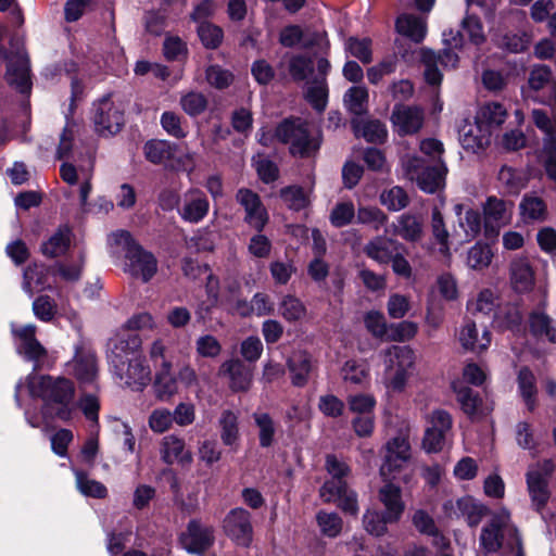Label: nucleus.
<instances>
[{"label":"nucleus","mask_w":556,"mask_h":556,"mask_svg":"<svg viewBox=\"0 0 556 556\" xmlns=\"http://www.w3.org/2000/svg\"><path fill=\"white\" fill-rule=\"evenodd\" d=\"M280 316L288 323H298L305 319L307 308L305 304L292 294H286L278 304Z\"/></svg>","instance_id":"38"},{"label":"nucleus","mask_w":556,"mask_h":556,"mask_svg":"<svg viewBox=\"0 0 556 556\" xmlns=\"http://www.w3.org/2000/svg\"><path fill=\"white\" fill-rule=\"evenodd\" d=\"M218 427L223 444L236 446L240 438L238 414L230 409L223 410L218 418Z\"/></svg>","instance_id":"35"},{"label":"nucleus","mask_w":556,"mask_h":556,"mask_svg":"<svg viewBox=\"0 0 556 556\" xmlns=\"http://www.w3.org/2000/svg\"><path fill=\"white\" fill-rule=\"evenodd\" d=\"M160 454L162 460L167 465L177 463L181 466H189L193 460L192 453L186 447L185 440L176 434H168L162 439Z\"/></svg>","instance_id":"19"},{"label":"nucleus","mask_w":556,"mask_h":556,"mask_svg":"<svg viewBox=\"0 0 556 556\" xmlns=\"http://www.w3.org/2000/svg\"><path fill=\"white\" fill-rule=\"evenodd\" d=\"M236 201L244 208V222L257 231H262L268 223V213L254 191L241 188L236 193Z\"/></svg>","instance_id":"15"},{"label":"nucleus","mask_w":556,"mask_h":556,"mask_svg":"<svg viewBox=\"0 0 556 556\" xmlns=\"http://www.w3.org/2000/svg\"><path fill=\"white\" fill-rule=\"evenodd\" d=\"M317 523L323 534L329 538H336L342 530V519L336 513L319 511L316 515Z\"/></svg>","instance_id":"61"},{"label":"nucleus","mask_w":556,"mask_h":556,"mask_svg":"<svg viewBox=\"0 0 556 556\" xmlns=\"http://www.w3.org/2000/svg\"><path fill=\"white\" fill-rule=\"evenodd\" d=\"M431 230L435 241L440 244V252L443 255L450 254L448 231L445 228L443 216L438 207L432 210Z\"/></svg>","instance_id":"55"},{"label":"nucleus","mask_w":556,"mask_h":556,"mask_svg":"<svg viewBox=\"0 0 556 556\" xmlns=\"http://www.w3.org/2000/svg\"><path fill=\"white\" fill-rule=\"evenodd\" d=\"M180 106L189 116H198L202 114L207 106V100L201 92L190 91L181 96Z\"/></svg>","instance_id":"59"},{"label":"nucleus","mask_w":556,"mask_h":556,"mask_svg":"<svg viewBox=\"0 0 556 556\" xmlns=\"http://www.w3.org/2000/svg\"><path fill=\"white\" fill-rule=\"evenodd\" d=\"M427 427L422 439V447L428 453L440 452L452 430L453 419L448 412L434 409L426 417Z\"/></svg>","instance_id":"8"},{"label":"nucleus","mask_w":556,"mask_h":556,"mask_svg":"<svg viewBox=\"0 0 556 556\" xmlns=\"http://www.w3.org/2000/svg\"><path fill=\"white\" fill-rule=\"evenodd\" d=\"M457 518H464L470 528H476L484 517L489 515V508L472 496L466 495L458 498L455 504L450 503Z\"/></svg>","instance_id":"23"},{"label":"nucleus","mask_w":556,"mask_h":556,"mask_svg":"<svg viewBox=\"0 0 556 556\" xmlns=\"http://www.w3.org/2000/svg\"><path fill=\"white\" fill-rule=\"evenodd\" d=\"M279 195L285 205L292 211H302L311 204L309 191L298 185L282 188Z\"/></svg>","instance_id":"42"},{"label":"nucleus","mask_w":556,"mask_h":556,"mask_svg":"<svg viewBox=\"0 0 556 556\" xmlns=\"http://www.w3.org/2000/svg\"><path fill=\"white\" fill-rule=\"evenodd\" d=\"M506 117L507 110L501 103L491 102L482 105L478 110L475 118L491 132V129L500 127L505 122Z\"/></svg>","instance_id":"37"},{"label":"nucleus","mask_w":556,"mask_h":556,"mask_svg":"<svg viewBox=\"0 0 556 556\" xmlns=\"http://www.w3.org/2000/svg\"><path fill=\"white\" fill-rule=\"evenodd\" d=\"M368 97L365 86H353L344 93L343 102L350 113L362 115L367 112Z\"/></svg>","instance_id":"45"},{"label":"nucleus","mask_w":556,"mask_h":556,"mask_svg":"<svg viewBox=\"0 0 556 556\" xmlns=\"http://www.w3.org/2000/svg\"><path fill=\"white\" fill-rule=\"evenodd\" d=\"M208 208L206 195L199 189H190L184 194L180 216L187 222L199 223L207 215Z\"/></svg>","instance_id":"26"},{"label":"nucleus","mask_w":556,"mask_h":556,"mask_svg":"<svg viewBox=\"0 0 556 556\" xmlns=\"http://www.w3.org/2000/svg\"><path fill=\"white\" fill-rule=\"evenodd\" d=\"M182 117L172 111H166L161 115L162 128L172 137L182 139L187 136L184 127Z\"/></svg>","instance_id":"64"},{"label":"nucleus","mask_w":556,"mask_h":556,"mask_svg":"<svg viewBox=\"0 0 556 556\" xmlns=\"http://www.w3.org/2000/svg\"><path fill=\"white\" fill-rule=\"evenodd\" d=\"M253 419L258 430V440L262 447H269L275 442L276 425L267 413H254Z\"/></svg>","instance_id":"50"},{"label":"nucleus","mask_w":556,"mask_h":556,"mask_svg":"<svg viewBox=\"0 0 556 556\" xmlns=\"http://www.w3.org/2000/svg\"><path fill=\"white\" fill-rule=\"evenodd\" d=\"M504 546L510 552H516V556H525L520 533L511 522L507 509L493 514L482 527L479 536L480 551L485 555L497 553Z\"/></svg>","instance_id":"3"},{"label":"nucleus","mask_w":556,"mask_h":556,"mask_svg":"<svg viewBox=\"0 0 556 556\" xmlns=\"http://www.w3.org/2000/svg\"><path fill=\"white\" fill-rule=\"evenodd\" d=\"M418 58L425 67L424 75L426 81L433 86L440 85L442 81L439 65L456 67L458 63V55L453 51V48L444 49L441 54H435L430 49L421 48Z\"/></svg>","instance_id":"12"},{"label":"nucleus","mask_w":556,"mask_h":556,"mask_svg":"<svg viewBox=\"0 0 556 556\" xmlns=\"http://www.w3.org/2000/svg\"><path fill=\"white\" fill-rule=\"evenodd\" d=\"M85 265V254L80 253L78 261L72 263L58 262L51 267V274L59 276L66 282H76L80 279Z\"/></svg>","instance_id":"49"},{"label":"nucleus","mask_w":556,"mask_h":556,"mask_svg":"<svg viewBox=\"0 0 556 556\" xmlns=\"http://www.w3.org/2000/svg\"><path fill=\"white\" fill-rule=\"evenodd\" d=\"M275 137L288 144L290 153L299 157H309L320 148L319 134L313 132L300 118L285 119L277 126Z\"/></svg>","instance_id":"5"},{"label":"nucleus","mask_w":556,"mask_h":556,"mask_svg":"<svg viewBox=\"0 0 556 556\" xmlns=\"http://www.w3.org/2000/svg\"><path fill=\"white\" fill-rule=\"evenodd\" d=\"M0 54L8 60L5 79L8 84L22 93L30 91V65L29 58L25 49H18L13 54H8L4 49H0Z\"/></svg>","instance_id":"9"},{"label":"nucleus","mask_w":556,"mask_h":556,"mask_svg":"<svg viewBox=\"0 0 556 556\" xmlns=\"http://www.w3.org/2000/svg\"><path fill=\"white\" fill-rule=\"evenodd\" d=\"M136 334L116 336L109 341V363L115 376L129 389L142 391L151 381V369L140 354Z\"/></svg>","instance_id":"1"},{"label":"nucleus","mask_w":556,"mask_h":556,"mask_svg":"<svg viewBox=\"0 0 556 556\" xmlns=\"http://www.w3.org/2000/svg\"><path fill=\"white\" fill-rule=\"evenodd\" d=\"M94 130L102 137L117 134L124 125V111L110 98L101 99L94 109Z\"/></svg>","instance_id":"10"},{"label":"nucleus","mask_w":556,"mask_h":556,"mask_svg":"<svg viewBox=\"0 0 556 556\" xmlns=\"http://www.w3.org/2000/svg\"><path fill=\"white\" fill-rule=\"evenodd\" d=\"M12 332L15 337L21 340L18 352L23 354L28 361L35 362V369L38 367V363L42 359L47 351L36 339V326L26 325L18 329L13 328Z\"/></svg>","instance_id":"24"},{"label":"nucleus","mask_w":556,"mask_h":556,"mask_svg":"<svg viewBox=\"0 0 556 556\" xmlns=\"http://www.w3.org/2000/svg\"><path fill=\"white\" fill-rule=\"evenodd\" d=\"M314 71V62L304 55H292L288 60V72L294 81L306 80Z\"/></svg>","instance_id":"53"},{"label":"nucleus","mask_w":556,"mask_h":556,"mask_svg":"<svg viewBox=\"0 0 556 556\" xmlns=\"http://www.w3.org/2000/svg\"><path fill=\"white\" fill-rule=\"evenodd\" d=\"M383 481L386 483L379 489L378 498L384 507V518L390 522H397L405 509L401 488L391 480Z\"/></svg>","instance_id":"20"},{"label":"nucleus","mask_w":556,"mask_h":556,"mask_svg":"<svg viewBox=\"0 0 556 556\" xmlns=\"http://www.w3.org/2000/svg\"><path fill=\"white\" fill-rule=\"evenodd\" d=\"M320 497L324 502H338V506L346 514L356 516L358 514L357 494L350 490L346 483L327 480L320 488Z\"/></svg>","instance_id":"17"},{"label":"nucleus","mask_w":556,"mask_h":556,"mask_svg":"<svg viewBox=\"0 0 556 556\" xmlns=\"http://www.w3.org/2000/svg\"><path fill=\"white\" fill-rule=\"evenodd\" d=\"M73 366L76 378L83 383H90L97 377L98 367L93 354L77 355Z\"/></svg>","instance_id":"48"},{"label":"nucleus","mask_w":556,"mask_h":556,"mask_svg":"<svg viewBox=\"0 0 556 556\" xmlns=\"http://www.w3.org/2000/svg\"><path fill=\"white\" fill-rule=\"evenodd\" d=\"M510 283L515 291L526 293L534 286V271L526 257H517L510 263Z\"/></svg>","instance_id":"30"},{"label":"nucleus","mask_w":556,"mask_h":556,"mask_svg":"<svg viewBox=\"0 0 556 556\" xmlns=\"http://www.w3.org/2000/svg\"><path fill=\"white\" fill-rule=\"evenodd\" d=\"M77 489L86 496L103 498L106 496V488L99 481L89 479L86 473L75 470Z\"/></svg>","instance_id":"57"},{"label":"nucleus","mask_w":556,"mask_h":556,"mask_svg":"<svg viewBox=\"0 0 556 556\" xmlns=\"http://www.w3.org/2000/svg\"><path fill=\"white\" fill-rule=\"evenodd\" d=\"M341 376L344 382L363 386L368 381L369 367L365 362L346 361L341 369Z\"/></svg>","instance_id":"47"},{"label":"nucleus","mask_w":556,"mask_h":556,"mask_svg":"<svg viewBox=\"0 0 556 556\" xmlns=\"http://www.w3.org/2000/svg\"><path fill=\"white\" fill-rule=\"evenodd\" d=\"M27 387L34 397L45 402L47 409L53 410L54 416L61 420H70L72 409L70 407L74 394V383L64 377L29 375Z\"/></svg>","instance_id":"2"},{"label":"nucleus","mask_w":556,"mask_h":556,"mask_svg":"<svg viewBox=\"0 0 556 556\" xmlns=\"http://www.w3.org/2000/svg\"><path fill=\"white\" fill-rule=\"evenodd\" d=\"M386 386L394 392L404 391L415 367V353L408 346L393 345L384 353Z\"/></svg>","instance_id":"6"},{"label":"nucleus","mask_w":556,"mask_h":556,"mask_svg":"<svg viewBox=\"0 0 556 556\" xmlns=\"http://www.w3.org/2000/svg\"><path fill=\"white\" fill-rule=\"evenodd\" d=\"M381 203L390 211L396 212L405 208L409 199L405 190L401 187H393L380 194Z\"/></svg>","instance_id":"58"},{"label":"nucleus","mask_w":556,"mask_h":556,"mask_svg":"<svg viewBox=\"0 0 556 556\" xmlns=\"http://www.w3.org/2000/svg\"><path fill=\"white\" fill-rule=\"evenodd\" d=\"M357 222L379 230L388 220L387 215L378 207L361 206L356 213Z\"/></svg>","instance_id":"60"},{"label":"nucleus","mask_w":556,"mask_h":556,"mask_svg":"<svg viewBox=\"0 0 556 556\" xmlns=\"http://www.w3.org/2000/svg\"><path fill=\"white\" fill-rule=\"evenodd\" d=\"M459 342L465 350L472 352H482L491 343V334L484 329L481 337L478 336V329L473 321L466 320L459 331Z\"/></svg>","instance_id":"31"},{"label":"nucleus","mask_w":556,"mask_h":556,"mask_svg":"<svg viewBox=\"0 0 556 556\" xmlns=\"http://www.w3.org/2000/svg\"><path fill=\"white\" fill-rule=\"evenodd\" d=\"M520 213L526 222L544 220L546 206L542 199L526 195L520 203Z\"/></svg>","instance_id":"52"},{"label":"nucleus","mask_w":556,"mask_h":556,"mask_svg":"<svg viewBox=\"0 0 556 556\" xmlns=\"http://www.w3.org/2000/svg\"><path fill=\"white\" fill-rule=\"evenodd\" d=\"M418 331V326L414 321L403 320L397 324L389 325L386 340L404 342L413 339Z\"/></svg>","instance_id":"62"},{"label":"nucleus","mask_w":556,"mask_h":556,"mask_svg":"<svg viewBox=\"0 0 556 556\" xmlns=\"http://www.w3.org/2000/svg\"><path fill=\"white\" fill-rule=\"evenodd\" d=\"M149 357L156 370L173 369V362L162 339L154 340L149 348Z\"/></svg>","instance_id":"56"},{"label":"nucleus","mask_w":556,"mask_h":556,"mask_svg":"<svg viewBox=\"0 0 556 556\" xmlns=\"http://www.w3.org/2000/svg\"><path fill=\"white\" fill-rule=\"evenodd\" d=\"M355 135L365 138L368 142L382 143L388 136V130L380 121L369 119L353 122Z\"/></svg>","instance_id":"43"},{"label":"nucleus","mask_w":556,"mask_h":556,"mask_svg":"<svg viewBox=\"0 0 556 556\" xmlns=\"http://www.w3.org/2000/svg\"><path fill=\"white\" fill-rule=\"evenodd\" d=\"M399 250H404V245L386 236H377L364 247V253L380 265L389 264Z\"/></svg>","instance_id":"22"},{"label":"nucleus","mask_w":556,"mask_h":556,"mask_svg":"<svg viewBox=\"0 0 556 556\" xmlns=\"http://www.w3.org/2000/svg\"><path fill=\"white\" fill-rule=\"evenodd\" d=\"M392 233L407 242H419L424 237V220L420 216L405 213L391 225Z\"/></svg>","instance_id":"29"},{"label":"nucleus","mask_w":556,"mask_h":556,"mask_svg":"<svg viewBox=\"0 0 556 556\" xmlns=\"http://www.w3.org/2000/svg\"><path fill=\"white\" fill-rule=\"evenodd\" d=\"M109 242L125 252L124 271L131 277L148 282L156 274L157 261L155 256L136 242L130 232L126 230L112 232L109 236Z\"/></svg>","instance_id":"4"},{"label":"nucleus","mask_w":556,"mask_h":556,"mask_svg":"<svg viewBox=\"0 0 556 556\" xmlns=\"http://www.w3.org/2000/svg\"><path fill=\"white\" fill-rule=\"evenodd\" d=\"M184 548L192 554H203L215 541L214 528L199 520H191L180 538Z\"/></svg>","instance_id":"16"},{"label":"nucleus","mask_w":556,"mask_h":556,"mask_svg":"<svg viewBox=\"0 0 556 556\" xmlns=\"http://www.w3.org/2000/svg\"><path fill=\"white\" fill-rule=\"evenodd\" d=\"M226 535L237 545L248 547L253 540V526L251 515L241 507L231 509L223 523Z\"/></svg>","instance_id":"11"},{"label":"nucleus","mask_w":556,"mask_h":556,"mask_svg":"<svg viewBox=\"0 0 556 556\" xmlns=\"http://www.w3.org/2000/svg\"><path fill=\"white\" fill-rule=\"evenodd\" d=\"M410 457V446L404 437H395L387 442L384 462L380 467L383 480H392L395 473Z\"/></svg>","instance_id":"14"},{"label":"nucleus","mask_w":556,"mask_h":556,"mask_svg":"<svg viewBox=\"0 0 556 556\" xmlns=\"http://www.w3.org/2000/svg\"><path fill=\"white\" fill-rule=\"evenodd\" d=\"M497 179L508 193H518L526 186L522 174L507 165L501 167Z\"/></svg>","instance_id":"54"},{"label":"nucleus","mask_w":556,"mask_h":556,"mask_svg":"<svg viewBox=\"0 0 556 556\" xmlns=\"http://www.w3.org/2000/svg\"><path fill=\"white\" fill-rule=\"evenodd\" d=\"M530 332L535 338L556 343V321L544 312H533L529 316Z\"/></svg>","instance_id":"34"},{"label":"nucleus","mask_w":556,"mask_h":556,"mask_svg":"<svg viewBox=\"0 0 556 556\" xmlns=\"http://www.w3.org/2000/svg\"><path fill=\"white\" fill-rule=\"evenodd\" d=\"M345 49L352 56L365 64L372 61L371 40L368 38L357 39L351 37L345 41Z\"/></svg>","instance_id":"63"},{"label":"nucleus","mask_w":556,"mask_h":556,"mask_svg":"<svg viewBox=\"0 0 556 556\" xmlns=\"http://www.w3.org/2000/svg\"><path fill=\"white\" fill-rule=\"evenodd\" d=\"M518 389L521 397L523 399L529 412H533L536 407V393L535 377L528 367H522L517 377Z\"/></svg>","instance_id":"40"},{"label":"nucleus","mask_w":556,"mask_h":556,"mask_svg":"<svg viewBox=\"0 0 556 556\" xmlns=\"http://www.w3.org/2000/svg\"><path fill=\"white\" fill-rule=\"evenodd\" d=\"M144 155L153 164H161L174 156L176 146L166 140H149L144 144Z\"/></svg>","instance_id":"46"},{"label":"nucleus","mask_w":556,"mask_h":556,"mask_svg":"<svg viewBox=\"0 0 556 556\" xmlns=\"http://www.w3.org/2000/svg\"><path fill=\"white\" fill-rule=\"evenodd\" d=\"M513 202L496 197H489L483 205L485 236H497L498 230L510 223L513 216Z\"/></svg>","instance_id":"13"},{"label":"nucleus","mask_w":556,"mask_h":556,"mask_svg":"<svg viewBox=\"0 0 556 556\" xmlns=\"http://www.w3.org/2000/svg\"><path fill=\"white\" fill-rule=\"evenodd\" d=\"M490 131L475 118V123H465L459 129L462 147L471 152H478L490 143Z\"/></svg>","instance_id":"28"},{"label":"nucleus","mask_w":556,"mask_h":556,"mask_svg":"<svg viewBox=\"0 0 556 556\" xmlns=\"http://www.w3.org/2000/svg\"><path fill=\"white\" fill-rule=\"evenodd\" d=\"M446 172L447 169L442 161L429 162L416 182L425 192L433 193L443 185Z\"/></svg>","instance_id":"33"},{"label":"nucleus","mask_w":556,"mask_h":556,"mask_svg":"<svg viewBox=\"0 0 556 556\" xmlns=\"http://www.w3.org/2000/svg\"><path fill=\"white\" fill-rule=\"evenodd\" d=\"M493 258V252L490 245L477 242L467 252V265L476 270L486 268Z\"/></svg>","instance_id":"51"},{"label":"nucleus","mask_w":556,"mask_h":556,"mask_svg":"<svg viewBox=\"0 0 556 556\" xmlns=\"http://www.w3.org/2000/svg\"><path fill=\"white\" fill-rule=\"evenodd\" d=\"M554 470L551 460L545 459L529 467L526 473L527 488L532 507L541 513L551 498L548 478Z\"/></svg>","instance_id":"7"},{"label":"nucleus","mask_w":556,"mask_h":556,"mask_svg":"<svg viewBox=\"0 0 556 556\" xmlns=\"http://www.w3.org/2000/svg\"><path fill=\"white\" fill-rule=\"evenodd\" d=\"M50 271L51 268H47L43 265H28L23 274V290L31 296L35 292L51 289L48 282Z\"/></svg>","instance_id":"32"},{"label":"nucleus","mask_w":556,"mask_h":556,"mask_svg":"<svg viewBox=\"0 0 556 556\" xmlns=\"http://www.w3.org/2000/svg\"><path fill=\"white\" fill-rule=\"evenodd\" d=\"M457 402L460 404L463 412L472 419L480 418L484 414L482 400L478 393L468 387L455 388Z\"/></svg>","instance_id":"41"},{"label":"nucleus","mask_w":556,"mask_h":556,"mask_svg":"<svg viewBox=\"0 0 556 556\" xmlns=\"http://www.w3.org/2000/svg\"><path fill=\"white\" fill-rule=\"evenodd\" d=\"M219 374L229 379V387L235 392L248 391L252 383V370L239 359L224 362Z\"/></svg>","instance_id":"27"},{"label":"nucleus","mask_w":556,"mask_h":556,"mask_svg":"<svg viewBox=\"0 0 556 556\" xmlns=\"http://www.w3.org/2000/svg\"><path fill=\"white\" fill-rule=\"evenodd\" d=\"M395 26L400 34L410 38L415 42H420L427 33L426 21L414 14H402L397 17Z\"/></svg>","instance_id":"36"},{"label":"nucleus","mask_w":556,"mask_h":556,"mask_svg":"<svg viewBox=\"0 0 556 556\" xmlns=\"http://www.w3.org/2000/svg\"><path fill=\"white\" fill-rule=\"evenodd\" d=\"M71 243V230L67 227H60L41 245V252L48 257H58L66 253Z\"/></svg>","instance_id":"39"},{"label":"nucleus","mask_w":556,"mask_h":556,"mask_svg":"<svg viewBox=\"0 0 556 556\" xmlns=\"http://www.w3.org/2000/svg\"><path fill=\"white\" fill-rule=\"evenodd\" d=\"M287 367L290 371L291 383L301 388L307 384L315 364L313 356L307 351L296 350L288 358Z\"/></svg>","instance_id":"25"},{"label":"nucleus","mask_w":556,"mask_h":556,"mask_svg":"<svg viewBox=\"0 0 556 556\" xmlns=\"http://www.w3.org/2000/svg\"><path fill=\"white\" fill-rule=\"evenodd\" d=\"M155 395L161 401H167L178 393L177 376L169 370H156L154 377Z\"/></svg>","instance_id":"44"},{"label":"nucleus","mask_w":556,"mask_h":556,"mask_svg":"<svg viewBox=\"0 0 556 556\" xmlns=\"http://www.w3.org/2000/svg\"><path fill=\"white\" fill-rule=\"evenodd\" d=\"M317 75L308 83L305 91V99L318 112H323L328 102L327 75L330 71V63L325 58L316 62Z\"/></svg>","instance_id":"18"},{"label":"nucleus","mask_w":556,"mask_h":556,"mask_svg":"<svg viewBox=\"0 0 556 556\" xmlns=\"http://www.w3.org/2000/svg\"><path fill=\"white\" fill-rule=\"evenodd\" d=\"M395 130L404 136L417 132L422 125V111L416 106L395 105L391 115Z\"/></svg>","instance_id":"21"}]
</instances>
